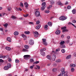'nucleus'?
<instances>
[{"mask_svg": "<svg viewBox=\"0 0 76 76\" xmlns=\"http://www.w3.org/2000/svg\"><path fill=\"white\" fill-rule=\"evenodd\" d=\"M67 19V17L63 16H62L60 17L59 19L60 20H64L66 19Z\"/></svg>", "mask_w": 76, "mask_h": 76, "instance_id": "obj_1", "label": "nucleus"}, {"mask_svg": "<svg viewBox=\"0 0 76 76\" xmlns=\"http://www.w3.org/2000/svg\"><path fill=\"white\" fill-rule=\"evenodd\" d=\"M43 41L42 43L44 44V45L45 47L47 45V43L46 42V39H42Z\"/></svg>", "mask_w": 76, "mask_h": 76, "instance_id": "obj_2", "label": "nucleus"}, {"mask_svg": "<svg viewBox=\"0 0 76 76\" xmlns=\"http://www.w3.org/2000/svg\"><path fill=\"white\" fill-rule=\"evenodd\" d=\"M23 57L25 60H28L29 58L31 57V56L29 55H25Z\"/></svg>", "mask_w": 76, "mask_h": 76, "instance_id": "obj_3", "label": "nucleus"}, {"mask_svg": "<svg viewBox=\"0 0 76 76\" xmlns=\"http://www.w3.org/2000/svg\"><path fill=\"white\" fill-rule=\"evenodd\" d=\"M40 15V12L38 11H37L35 13V15L36 17H38Z\"/></svg>", "mask_w": 76, "mask_h": 76, "instance_id": "obj_4", "label": "nucleus"}, {"mask_svg": "<svg viewBox=\"0 0 76 76\" xmlns=\"http://www.w3.org/2000/svg\"><path fill=\"white\" fill-rule=\"evenodd\" d=\"M34 36L35 38H37L38 36V32L35 31L34 33Z\"/></svg>", "mask_w": 76, "mask_h": 76, "instance_id": "obj_5", "label": "nucleus"}, {"mask_svg": "<svg viewBox=\"0 0 76 76\" xmlns=\"http://www.w3.org/2000/svg\"><path fill=\"white\" fill-rule=\"evenodd\" d=\"M29 44L30 45H33L34 44V42L32 39L30 40L29 41Z\"/></svg>", "mask_w": 76, "mask_h": 76, "instance_id": "obj_6", "label": "nucleus"}, {"mask_svg": "<svg viewBox=\"0 0 76 76\" xmlns=\"http://www.w3.org/2000/svg\"><path fill=\"white\" fill-rule=\"evenodd\" d=\"M61 29H63L62 32L64 33V32H66L67 31L66 30V27H64L61 28Z\"/></svg>", "mask_w": 76, "mask_h": 76, "instance_id": "obj_7", "label": "nucleus"}, {"mask_svg": "<svg viewBox=\"0 0 76 76\" xmlns=\"http://www.w3.org/2000/svg\"><path fill=\"white\" fill-rule=\"evenodd\" d=\"M56 55L53 54L52 56V59L53 61H55V60H56Z\"/></svg>", "mask_w": 76, "mask_h": 76, "instance_id": "obj_8", "label": "nucleus"}, {"mask_svg": "<svg viewBox=\"0 0 76 76\" xmlns=\"http://www.w3.org/2000/svg\"><path fill=\"white\" fill-rule=\"evenodd\" d=\"M61 32V31H60V30H58L56 31L55 32V33L57 35H59V34H60Z\"/></svg>", "mask_w": 76, "mask_h": 76, "instance_id": "obj_9", "label": "nucleus"}, {"mask_svg": "<svg viewBox=\"0 0 76 76\" xmlns=\"http://www.w3.org/2000/svg\"><path fill=\"white\" fill-rule=\"evenodd\" d=\"M60 48H66V46H65V45H61L60 46Z\"/></svg>", "mask_w": 76, "mask_h": 76, "instance_id": "obj_10", "label": "nucleus"}, {"mask_svg": "<svg viewBox=\"0 0 76 76\" xmlns=\"http://www.w3.org/2000/svg\"><path fill=\"white\" fill-rule=\"evenodd\" d=\"M24 5L26 7H28L29 5H28V3L27 2H25L24 3Z\"/></svg>", "mask_w": 76, "mask_h": 76, "instance_id": "obj_11", "label": "nucleus"}, {"mask_svg": "<svg viewBox=\"0 0 76 76\" xmlns=\"http://www.w3.org/2000/svg\"><path fill=\"white\" fill-rule=\"evenodd\" d=\"M61 72L64 73H64H66V72H64V71H65V69L64 68H62L61 69Z\"/></svg>", "mask_w": 76, "mask_h": 76, "instance_id": "obj_12", "label": "nucleus"}, {"mask_svg": "<svg viewBox=\"0 0 76 76\" xmlns=\"http://www.w3.org/2000/svg\"><path fill=\"white\" fill-rule=\"evenodd\" d=\"M75 64H71L70 65V66L71 68H74L75 67Z\"/></svg>", "mask_w": 76, "mask_h": 76, "instance_id": "obj_13", "label": "nucleus"}, {"mask_svg": "<svg viewBox=\"0 0 76 76\" xmlns=\"http://www.w3.org/2000/svg\"><path fill=\"white\" fill-rule=\"evenodd\" d=\"M40 54L42 56H45V52H41Z\"/></svg>", "mask_w": 76, "mask_h": 76, "instance_id": "obj_14", "label": "nucleus"}, {"mask_svg": "<svg viewBox=\"0 0 76 76\" xmlns=\"http://www.w3.org/2000/svg\"><path fill=\"white\" fill-rule=\"evenodd\" d=\"M50 4L53 5V4H54V1L53 0H51L50 1Z\"/></svg>", "mask_w": 76, "mask_h": 76, "instance_id": "obj_15", "label": "nucleus"}, {"mask_svg": "<svg viewBox=\"0 0 76 76\" xmlns=\"http://www.w3.org/2000/svg\"><path fill=\"white\" fill-rule=\"evenodd\" d=\"M46 58H48V60H51V57L50 55H48L47 56H46Z\"/></svg>", "mask_w": 76, "mask_h": 76, "instance_id": "obj_16", "label": "nucleus"}, {"mask_svg": "<svg viewBox=\"0 0 76 76\" xmlns=\"http://www.w3.org/2000/svg\"><path fill=\"white\" fill-rule=\"evenodd\" d=\"M40 27H41V25H39L36 27V29H39L40 28Z\"/></svg>", "mask_w": 76, "mask_h": 76, "instance_id": "obj_17", "label": "nucleus"}, {"mask_svg": "<svg viewBox=\"0 0 76 76\" xmlns=\"http://www.w3.org/2000/svg\"><path fill=\"white\" fill-rule=\"evenodd\" d=\"M70 58H71V55H69L66 57V60H68V59H70Z\"/></svg>", "mask_w": 76, "mask_h": 76, "instance_id": "obj_18", "label": "nucleus"}, {"mask_svg": "<svg viewBox=\"0 0 76 76\" xmlns=\"http://www.w3.org/2000/svg\"><path fill=\"white\" fill-rule=\"evenodd\" d=\"M6 49L8 51H10V50H11V48L9 47H6Z\"/></svg>", "mask_w": 76, "mask_h": 76, "instance_id": "obj_19", "label": "nucleus"}, {"mask_svg": "<svg viewBox=\"0 0 76 76\" xmlns=\"http://www.w3.org/2000/svg\"><path fill=\"white\" fill-rule=\"evenodd\" d=\"M23 52H28V50L26 49H23L22 50Z\"/></svg>", "mask_w": 76, "mask_h": 76, "instance_id": "obj_20", "label": "nucleus"}, {"mask_svg": "<svg viewBox=\"0 0 76 76\" xmlns=\"http://www.w3.org/2000/svg\"><path fill=\"white\" fill-rule=\"evenodd\" d=\"M12 19H17L18 18L15 16L12 15Z\"/></svg>", "mask_w": 76, "mask_h": 76, "instance_id": "obj_21", "label": "nucleus"}, {"mask_svg": "<svg viewBox=\"0 0 76 76\" xmlns=\"http://www.w3.org/2000/svg\"><path fill=\"white\" fill-rule=\"evenodd\" d=\"M68 72H64V75L63 76H68Z\"/></svg>", "mask_w": 76, "mask_h": 76, "instance_id": "obj_22", "label": "nucleus"}, {"mask_svg": "<svg viewBox=\"0 0 76 76\" xmlns=\"http://www.w3.org/2000/svg\"><path fill=\"white\" fill-rule=\"evenodd\" d=\"M58 5H60L61 6H63V4H61V3L60 1H59L58 2Z\"/></svg>", "mask_w": 76, "mask_h": 76, "instance_id": "obj_23", "label": "nucleus"}, {"mask_svg": "<svg viewBox=\"0 0 76 76\" xmlns=\"http://www.w3.org/2000/svg\"><path fill=\"white\" fill-rule=\"evenodd\" d=\"M65 42L64 41H61V42L60 43V45H63L64 44Z\"/></svg>", "mask_w": 76, "mask_h": 76, "instance_id": "obj_24", "label": "nucleus"}, {"mask_svg": "<svg viewBox=\"0 0 76 76\" xmlns=\"http://www.w3.org/2000/svg\"><path fill=\"white\" fill-rule=\"evenodd\" d=\"M9 68V67H8L7 66H5L4 68V70H8Z\"/></svg>", "mask_w": 76, "mask_h": 76, "instance_id": "obj_25", "label": "nucleus"}, {"mask_svg": "<svg viewBox=\"0 0 76 76\" xmlns=\"http://www.w3.org/2000/svg\"><path fill=\"white\" fill-rule=\"evenodd\" d=\"M71 72H75V69L74 68H71Z\"/></svg>", "mask_w": 76, "mask_h": 76, "instance_id": "obj_26", "label": "nucleus"}, {"mask_svg": "<svg viewBox=\"0 0 76 76\" xmlns=\"http://www.w3.org/2000/svg\"><path fill=\"white\" fill-rule=\"evenodd\" d=\"M14 35H18L19 34V33H18V32H17V31H15V32H14Z\"/></svg>", "mask_w": 76, "mask_h": 76, "instance_id": "obj_27", "label": "nucleus"}, {"mask_svg": "<svg viewBox=\"0 0 76 76\" xmlns=\"http://www.w3.org/2000/svg\"><path fill=\"white\" fill-rule=\"evenodd\" d=\"M7 41H8L9 42H11V39L10 37H8L7 38Z\"/></svg>", "mask_w": 76, "mask_h": 76, "instance_id": "obj_28", "label": "nucleus"}, {"mask_svg": "<svg viewBox=\"0 0 76 76\" xmlns=\"http://www.w3.org/2000/svg\"><path fill=\"white\" fill-rule=\"evenodd\" d=\"M61 59H58L56 61V63H60V62H61Z\"/></svg>", "mask_w": 76, "mask_h": 76, "instance_id": "obj_29", "label": "nucleus"}, {"mask_svg": "<svg viewBox=\"0 0 76 76\" xmlns=\"http://www.w3.org/2000/svg\"><path fill=\"white\" fill-rule=\"evenodd\" d=\"M44 28L45 30H47L48 29V25H47L45 26Z\"/></svg>", "mask_w": 76, "mask_h": 76, "instance_id": "obj_30", "label": "nucleus"}, {"mask_svg": "<svg viewBox=\"0 0 76 76\" xmlns=\"http://www.w3.org/2000/svg\"><path fill=\"white\" fill-rule=\"evenodd\" d=\"M24 47L26 48V49H28V48H29V46L28 45H25L24 46Z\"/></svg>", "mask_w": 76, "mask_h": 76, "instance_id": "obj_31", "label": "nucleus"}, {"mask_svg": "<svg viewBox=\"0 0 76 76\" xmlns=\"http://www.w3.org/2000/svg\"><path fill=\"white\" fill-rule=\"evenodd\" d=\"M4 26L5 28H7V26H8V24L6 23L4 25Z\"/></svg>", "mask_w": 76, "mask_h": 76, "instance_id": "obj_32", "label": "nucleus"}, {"mask_svg": "<svg viewBox=\"0 0 76 76\" xmlns=\"http://www.w3.org/2000/svg\"><path fill=\"white\" fill-rule=\"evenodd\" d=\"M7 66L8 68H10V67H11V64L10 63H8L7 64Z\"/></svg>", "mask_w": 76, "mask_h": 76, "instance_id": "obj_33", "label": "nucleus"}, {"mask_svg": "<svg viewBox=\"0 0 76 76\" xmlns=\"http://www.w3.org/2000/svg\"><path fill=\"white\" fill-rule=\"evenodd\" d=\"M48 25H49V26H52V23L51 22H49L48 23Z\"/></svg>", "mask_w": 76, "mask_h": 76, "instance_id": "obj_34", "label": "nucleus"}, {"mask_svg": "<svg viewBox=\"0 0 76 76\" xmlns=\"http://www.w3.org/2000/svg\"><path fill=\"white\" fill-rule=\"evenodd\" d=\"M46 50V49L45 48L41 49V52H43L44 51H45Z\"/></svg>", "mask_w": 76, "mask_h": 76, "instance_id": "obj_35", "label": "nucleus"}, {"mask_svg": "<svg viewBox=\"0 0 76 76\" xmlns=\"http://www.w3.org/2000/svg\"><path fill=\"white\" fill-rule=\"evenodd\" d=\"M4 15H5V13H4L2 14H1L0 13V17H2L3 16H4Z\"/></svg>", "mask_w": 76, "mask_h": 76, "instance_id": "obj_36", "label": "nucleus"}, {"mask_svg": "<svg viewBox=\"0 0 76 76\" xmlns=\"http://www.w3.org/2000/svg\"><path fill=\"white\" fill-rule=\"evenodd\" d=\"M46 4L45 2H43L42 4V6L43 7L45 6Z\"/></svg>", "mask_w": 76, "mask_h": 76, "instance_id": "obj_37", "label": "nucleus"}, {"mask_svg": "<svg viewBox=\"0 0 76 76\" xmlns=\"http://www.w3.org/2000/svg\"><path fill=\"white\" fill-rule=\"evenodd\" d=\"M21 36L23 38H26V36L25 35H24V34H21Z\"/></svg>", "mask_w": 76, "mask_h": 76, "instance_id": "obj_38", "label": "nucleus"}, {"mask_svg": "<svg viewBox=\"0 0 76 76\" xmlns=\"http://www.w3.org/2000/svg\"><path fill=\"white\" fill-rule=\"evenodd\" d=\"M61 51L62 53H64L66 52V50L64 49H62L61 50Z\"/></svg>", "mask_w": 76, "mask_h": 76, "instance_id": "obj_39", "label": "nucleus"}, {"mask_svg": "<svg viewBox=\"0 0 76 76\" xmlns=\"http://www.w3.org/2000/svg\"><path fill=\"white\" fill-rule=\"evenodd\" d=\"M72 12L73 13V14H75L76 13V10H72Z\"/></svg>", "mask_w": 76, "mask_h": 76, "instance_id": "obj_40", "label": "nucleus"}, {"mask_svg": "<svg viewBox=\"0 0 76 76\" xmlns=\"http://www.w3.org/2000/svg\"><path fill=\"white\" fill-rule=\"evenodd\" d=\"M8 60L10 62H11L12 61V59H11V58H8Z\"/></svg>", "mask_w": 76, "mask_h": 76, "instance_id": "obj_41", "label": "nucleus"}, {"mask_svg": "<svg viewBox=\"0 0 76 76\" xmlns=\"http://www.w3.org/2000/svg\"><path fill=\"white\" fill-rule=\"evenodd\" d=\"M20 5L21 7H23V4L21 2L20 4Z\"/></svg>", "mask_w": 76, "mask_h": 76, "instance_id": "obj_42", "label": "nucleus"}, {"mask_svg": "<svg viewBox=\"0 0 76 76\" xmlns=\"http://www.w3.org/2000/svg\"><path fill=\"white\" fill-rule=\"evenodd\" d=\"M57 71V69L56 68H53V72H56Z\"/></svg>", "mask_w": 76, "mask_h": 76, "instance_id": "obj_43", "label": "nucleus"}, {"mask_svg": "<svg viewBox=\"0 0 76 76\" xmlns=\"http://www.w3.org/2000/svg\"><path fill=\"white\" fill-rule=\"evenodd\" d=\"M63 74H64V72H61L60 73V76H62L63 75Z\"/></svg>", "mask_w": 76, "mask_h": 76, "instance_id": "obj_44", "label": "nucleus"}, {"mask_svg": "<svg viewBox=\"0 0 76 76\" xmlns=\"http://www.w3.org/2000/svg\"><path fill=\"white\" fill-rule=\"evenodd\" d=\"M39 63V61H36L35 62H34L33 63V64H38V63Z\"/></svg>", "mask_w": 76, "mask_h": 76, "instance_id": "obj_45", "label": "nucleus"}, {"mask_svg": "<svg viewBox=\"0 0 76 76\" xmlns=\"http://www.w3.org/2000/svg\"><path fill=\"white\" fill-rule=\"evenodd\" d=\"M45 12L46 13H50V12L49 11L46 10L45 11Z\"/></svg>", "mask_w": 76, "mask_h": 76, "instance_id": "obj_46", "label": "nucleus"}, {"mask_svg": "<svg viewBox=\"0 0 76 76\" xmlns=\"http://www.w3.org/2000/svg\"><path fill=\"white\" fill-rule=\"evenodd\" d=\"M30 32H29V31H25V33L26 34H30Z\"/></svg>", "mask_w": 76, "mask_h": 76, "instance_id": "obj_47", "label": "nucleus"}, {"mask_svg": "<svg viewBox=\"0 0 76 76\" xmlns=\"http://www.w3.org/2000/svg\"><path fill=\"white\" fill-rule=\"evenodd\" d=\"M30 61L31 63H32V62H34V59H31L30 60Z\"/></svg>", "mask_w": 76, "mask_h": 76, "instance_id": "obj_48", "label": "nucleus"}, {"mask_svg": "<svg viewBox=\"0 0 76 76\" xmlns=\"http://www.w3.org/2000/svg\"><path fill=\"white\" fill-rule=\"evenodd\" d=\"M15 10H17V11H19V10L18 8L16 7L15 8Z\"/></svg>", "mask_w": 76, "mask_h": 76, "instance_id": "obj_49", "label": "nucleus"}, {"mask_svg": "<svg viewBox=\"0 0 76 76\" xmlns=\"http://www.w3.org/2000/svg\"><path fill=\"white\" fill-rule=\"evenodd\" d=\"M15 62L17 63H19V61L18 60H15Z\"/></svg>", "mask_w": 76, "mask_h": 76, "instance_id": "obj_50", "label": "nucleus"}, {"mask_svg": "<svg viewBox=\"0 0 76 76\" xmlns=\"http://www.w3.org/2000/svg\"><path fill=\"white\" fill-rule=\"evenodd\" d=\"M45 9V7H43L41 8V10H44Z\"/></svg>", "mask_w": 76, "mask_h": 76, "instance_id": "obj_51", "label": "nucleus"}, {"mask_svg": "<svg viewBox=\"0 0 76 76\" xmlns=\"http://www.w3.org/2000/svg\"><path fill=\"white\" fill-rule=\"evenodd\" d=\"M23 16L24 17H25V18H26V17H28V14H26L25 15H23Z\"/></svg>", "mask_w": 76, "mask_h": 76, "instance_id": "obj_52", "label": "nucleus"}, {"mask_svg": "<svg viewBox=\"0 0 76 76\" xmlns=\"http://www.w3.org/2000/svg\"><path fill=\"white\" fill-rule=\"evenodd\" d=\"M67 8L68 9H69V10L70 9H71V6H68L67 7Z\"/></svg>", "mask_w": 76, "mask_h": 76, "instance_id": "obj_53", "label": "nucleus"}, {"mask_svg": "<svg viewBox=\"0 0 76 76\" xmlns=\"http://www.w3.org/2000/svg\"><path fill=\"white\" fill-rule=\"evenodd\" d=\"M60 50V48H58V49H56V51H59Z\"/></svg>", "mask_w": 76, "mask_h": 76, "instance_id": "obj_54", "label": "nucleus"}, {"mask_svg": "<svg viewBox=\"0 0 76 76\" xmlns=\"http://www.w3.org/2000/svg\"><path fill=\"white\" fill-rule=\"evenodd\" d=\"M11 8L10 7H8V11H10V10H11Z\"/></svg>", "mask_w": 76, "mask_h": 76, "instance_id": "obj_55", "label": "nucleus"}, {"mask_svg": "<svg viewBox=\"0 0 76 76\" xmlns=\"http://www.w3.org/2000/svg\"><path fill=\"white\" fill-rule=\"evenodd\" d=\"M29 24H30V25H34V23L32 22H30L29 23Z\"/></svg>", "mask_w": 76, "mask_h": 76, "instance_id": "obj_56", "label": "nucleus"}, {"mask_svg": "<svg viewBox=\"0 0 76 76\" xmlns=\"http://www.w3.org/2000/svg\"><path fill=\"white\" fill-rule=\"evenodd\" d=\"M37 25H38V24H39V21H37Z\"/></svg>", "mask_w": 76, "mask_h": 76, "instance_id": "obj_57", "label": "nucleus"}, {"mask_svg": "<svg viewBox=\"0 0 76 76\" xmlns=\"http://www.w3.org/2000/svg\"><path fill=\"white\" fill-rule=\"evenodd\" d=\"M66 42L67 44H69V40H67L66 41Z\"/></svg>", "mask_w": 76, "mask_h": 76, "instance_id": "obj_58", "label": "nucleus"}, {"mask_svg": "<svg viewBox=\"0 0 76 76\" xmlns=\"http://www.w3.org/2000/svg\"><path fill=\"white\" fill-rule=\"evenodd\" d=\"M33 67H34V66H31L30 67V69H33Z\"/></svg>", "mask_w": 76, "mask_h": 76, "instance_id": "obj_59", "label": "nucleus"}, {"mask_svg": "<svg viewBox=\"0 0 76 76\" xmlns=\"http://www.w3.org/2000/svg\"><path fill=\"white\" fill-rule=\"evenodd\" d=\"M51 63H50L49 64H47V66H50L51 65Z\"/></svg>", "mask_w": 76, "mask_h": 76, "instance_id": "obj_60", "label": "nucleus"}, {"mask_svg": "<svg viewBox=\"0 0 76 76\" xmlns=\"http://www.w3.org/2000/svg\"><path fill=\"white\" fill-rule=\"evenodd\" d=\"M4 61L2 59H0V62H1L2 63H3V62H4Z\"/></svg>", "mask_w": 76, "mask_h": 76, "instance_id": "obj_61", "label": "nucleus"}, {"mask_svg": "<svg viewBox=\"0 0 76 76\" xmlns=\"http://www.w3.org/2000/svg\"><path fill=\"white\" fill-rule=\"evenodd\" d=\"M37 67L38 68V69H40V66L38 65H37Z\"/></svg>", "mask_w": 76, "mask_h": 76, "instance_id": "obj_62", "label": "nucleus"}, {"mask_svg": "<svg viewBox=\"0 0 76 76\" xmlns=\"http://www.w3.org/2000/svg\"><path fill=\"white\" fill-rule=\"evenodd\" d=\"M74 56L75 57H76V52H75L74 53Z\"/></svg>", "mask_w": 76, "mask_h": 76, "instance_id": "obj_63", "label": "nucleus"}, {"mask_svg": "<svg viewBox=\"0 0 76 76\" xmlns=\"http://www.w3.org/2000/svg\"><path fill=\"white\" fill-rule=\"evenodd\" d=\"M76 20H73V21H72V22L73 23H76Z\"/></svg>", "mask_w": 76, "mask_h": 76, "instance_id": "obj_64", "label": "nucleus"}]
</instances>
